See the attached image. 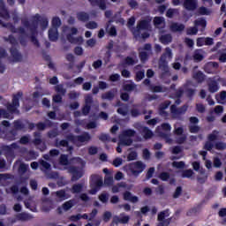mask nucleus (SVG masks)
Instances as JSON below:
<instances>
[{
	"mask_svg": "<svg viewBox=\"0 0 226 226\" xmlns=\"http://www.w3.org/2000/svg\"><path fill=\"white\" fill-rule=\"evenodd\" d=\"M165 22V18L163 17H154V26H162Z\"/></svg>",
	"mask_w": 226,
	"mask_h": 226,
	"instance_id": "obj_62",
	"label": "nucleus"
},
{
	"mask_svg": "<svg viewBox=\"0 0 226 226\" xmlns=\"http://www.w3.org/2000/svg\"><path fill=\"white\" fill-rule=\"evenodd\" d=\"M205 202H206V200H203L200 204L197 205V207H192L187 213V215L190 216V215H196V213H199V211H200V209L202 208V206L204 205Z\"/></svg>",
	"mask_w": 226,
	"mask_h": 226,
	"instance_id": "obj_33",
	"label": "nucleus"
},
{
	"mask_svg": "<svg viewBox=\"0 0 226 226\" xmlns=\"http://www.w3.org/2000/svg\"><path fill=\"white\" fill-rule=\"evenodd\" d=\"M24 96V93L18 92L16 94L12 95L11 102H7L5 107L7 109H0V117L3 119H13V114H20V110H19V107H20V98Z\"/></svg>",
	"mask_w": 226,
	"mask_h": 226,
	"instance_id": "obj_1",
	"label": "nucleus"
},
{
	"mask_svg": "<svg viewBox=\"0 0 226 226\" xmlns=\"http://www.w3.org/2000/svg\"><path fill=\"white\" fill-rule=\"evenodd\" d=\"M218 139V131H213L211 134L207 136L208 142H215Z\"/></svg>",
	"mask_w": 226,
	"mask_h": 226,
	"instance_id": "obj_51",
	"label": "nucleus"
},
{
	"mask_svg": "<svg viewBox=\"0 0 226 226\" xmlns=\"http://www.w3.org/2000/svg\"><path fill=\"white\" fill-rule=\"evenodd\" d=\"M128 222H130V216H128V215H124L123 217L115 215L113 217L112 223H115L116 225H119V223H122L124 225V224L128 223Z\"/></svg>",
	"mask_w": 226,
	"mask_h": 226,
	"instance_id": "obj_21",
	"label": "nucleus"
},
{
	"mask_svg": "<svg viewBox=\"0 0 226 226\" xmlns=\"http://www.w3.org/2000/svg\"><path fill=\"white\" fill-rule=\"evenodd\" d=\"M76 17L79 22H88L90 17L89 13L86 11H79L76 13Z\"/></svg>",
	"mask_w": 226,
	"mask_h": 226,
	"instance_id": "obj_28",
	"label": "nucleus"
},
{
	"mask_svg": "<svg viewBox=\"0 0 226 226\" xmlns=\"http://www.w3.org/2000/svg\"><path fill=\"white\" fill-rule=\"evenodd\" d=\"M49 41H57L59 40V32L57 28H49L48 32Z\"/></svg>",
	"mask_w": 226,
	"mask_h": 226,
	"instance_id": "obj_20",
	"label": "nucleus"
},
{
	"mask_svg": "<svg viewBox=\"0 0 226 226\" xmlns=\"http://www.w3.org/2000/svg\"><path fill=\"white\" fill-rule=\"evenodd\" d=\"M35 19H36L32 21L31 23L27 19L22 20V25L24 26V27H26V29H29L31 33L29 38L35 47L40 48V41H38V38H36V35L38 34V16H36Z\"/></svg>",
	"mask_w": 226,
	"mask_h": 226,
	"instance_id": "obj_4",
	"label": "nucleus"
},
{
	"mask_svg": "<svg viewBox=\"0 0 226 226\" xmlns=\"http://www.w3.org/2000/svg\"><path fill=\"white\" fill-rule=\"evenodd\" d=\"M183 6L188 11H195L197 6H199V3L197 0H184Z\"/></svg>",
	"mask_w": 226,
	"mask_h": 226,
	"instance_id": "obj_13",
	"label": "nucleus"
},
{
	"mask_svg": "<svg viewBox=\"0 0 226 226\" xmlns=\"http://www.w3.org/2000/svg\"><path fill=\"white\" fill-rule=\"evenodd\" d=\"M194 26L196 27H202V29H206V26H207V21H206L205 19H196L194 21Z\"/></svg>",
	"mask_w": 226,
	"mask_h": 226,
	"instance_id": "obj_37",
	"label": "nucleus"
},
{
	"mask_svg": "<svg viewBox=\"0 0 226 226\" xmlns=\"http://www.w3.org/2000/svg\"><path fill=\"white\" fill-rule=\"evenodd\" d=\"M99 140H101V142H110V135L106 133H101V135L99 136Z\"/></svg>",
	"mask_w": 226,
	"mask_h": 226,
	"instance_id": "obj_59",
	"label": "nucleus"
},
{
	"mask_svg": "<svg viewBox=\"0 0 226 226\" xmlns=\"http://www.w3.org/2000/svg\"><path fill=\"white\" fill-rule=\"evenodd\" d=\"M0 17L2 19H4L5 20H8V19H10V12L8 11V9H6V7H2L0 9Z\"/></svg>",
	"mask_w": 226,
	"mask_h": 226,
	"instance_id": "obj_41",
	"label": "nucleus"
},
{
	"mask_svg": "<svg viewBox=\"0 0 226 226\" xmlns=\"http://www.w3.org/2000/svg\"><path fill=\"white\" fill-rule=\"evenodd\" d=\"M91 6H98L100 10H107V3L105 0H88Z\"/></svg>",
	"mask_w": 226,
	"mask_h": 226,
	"instance_id": "obj_22",
	"label": "nucleus"
},
{
	"mask_svg": "<svg viewBox=\"0 0 226 226\" xmlns=\"http://www.w3.org/2000/svg\"><path fill=\"white\" fill-rule=\"evenodd\" d=\"M150 91L152 93H163V87L162 86H150Z\"/></svg>",
	"mask_w": 226,
	"mask_h": 226,
	"instance_id": "obj_57",
	"label": "nucleus"
},
{
	"mask_svg": "<svg viewBox=\"0 0 226 226\" xmlns=\"http://www.w3.org/2000/svg\"><path fill=\"white\" fill-rule=\"evenodd\" d=\"M196 89L193 88H185V93L187 98H193L195 96Z\"/></svg>",
	"mask_w": 226,
	"mask_h": 226,
	"instance_id": "obj_56",
	"label": "nucleus"
},
{
	"mask_svg": "<svg viewBox=\"0 0 226 226\" xmlns=\"http://www.w3.org/2000/svg\"><path fill=\"white\" fill-rule=\"evenodd\" d=\"M128 170L134 176V177H139L144 170H146V164L142 161H138L128 164Z\"/></svg>",
	"mask_w": 226,
	"mask_h": 226,
	"instance_id": "obj_6",
	"label": "nucleus"
},
{
	"mask_svg": "<svg viewBox=\"0 0 226 226\" xmlns=\"http://www.w3.org/2000/svg\"><path fill=\"white\" fill-rule=\"evenodd\" d=\"M199 15H211V11L207 7L201 6L198 10Z\"/></svg>",
	"mask_w": 226,
	"mask_h": 226,
	"instance_id": "obj_52",
	"label": "nucleus"
},
{
	"mask_svg": "<svg viewBox=\"0 0 226 226\" xmlns=\"http://www.w3.org/2000/svg\"><path fill=\"white\" fill-rule=\"evenodd\" d=\"M17 130L11 129L5 134V139H7L10 142L15 140L17 139Z\"/></svg>",
	"mask_w": 226,
	"mask_h": 226,
	"instance_id": "obj_31",
	"label": "nucleus"
},
{
	"mask_svg": "<svg viewBox=\"0 0 226 226\" xmlns=\"http://www.w3.org/2000/svg\"><path fill=\"white\" fill-rule=\"evenodd\" d=\"M124 200H128L129 202H132L133 204L139 202V197L132 195L130 191H125L123 194Z\"/></svg>",
	"mask_w": 226,
	"mask_h": 226,
	"instance_id": "obj_23",
	"label": "nucleus"
},
{
	"mask_svg": "<svg viewBox=\"0 0 226 226\" xmlns=\"http://www.w3.org/2000/svg\"><path fill=\"white\" fill-rule=\"evenodd\" d=\"M215 149L217 151H225L226 149V143L222 141H218L214 145Z\"/></svg>",
	"mask_w": 226,
	"mask_h": 226,
	"instance_id": "obj_44",
	"label": "nucleus"
},
{
	"mask_svg": "<svg viewBox=\"0 0 226 226\" xmlns=\"http://www.w3.org/2000/svg\"><path fill=\"white\" fill-rule=\"evenodd\" d=\"M209 93H216L220 87H218V81L215 78H209L207 80Z\"/></svg>",
	"mask_w": 226,
	"mask_h": 226,
	"instance_id": "obj_15",
	"label": "nucleus"
},
{
	"mask_svg": "<svg viewBox=\"0 0 226 226\" xmlns=\"http://www.w3.org/2000/svg\"><path fill=\"white\" fill-rule=\"evenodd\" d=\"M36 17H38V24H40L41 29H47L49 27V19L47 18H41L40 14H35L33 18L32 22L36 20Z\"/></svg>",
	"mask_w": 226,
	"mask_h": 226,
	"instance_id": "obj_16",
	"label": "nucleus"
},
{
	"mask_svg": "<svg viewBox=\"0 0 226 226\" xmlns=\"http://www.w3.org/2000/svg\"><path fill=\"white\" fill-rule=\"evenodd\" d=\"M192 79L198 82V84H202L206 80V75L201 71H198L192 74Z\"/></svg>",
	"mask_w": 226,
	"mask_h": 226,
	"instance_id": "obj_24",
	"label": "nucleus"
},
{
	"mask_svg": "<svg viewBox=\"0 0 226 226\" xmlns=\"http://www.w3.org/2000/svg\"><path fill=\"white\" fill-rule=\"evenodd\" d=\"M69 172L70 174H72L71 178L72 181H79V179L84 176L82 170H79L76 166H71L69 168Z\"/></svg>",
	"mask_w": 226,
	"mask_h": 226,
	"instance_id": "obj_12",
	"label": "nucleus"
},
{
	"mask_svg": "<svg viewBox=\"0 0 226 226\" xmlns=\"http://www.w3.org/2000/svg\"><path fill=\"white\" fill-rule=\"evenodd\" d=\"M7 56H8V53L6 52V49H0V73H4V72L6 71V66L3 64V62H1V60Z\"/></svg>",
	"mask_w": 226,
	"mask_h": 226,
	"instance_id": "obj_26",
	"label": "nucleus"
},
{
	"mask_svg": "<svg viewBox=\"0 0 226 226\" xmlns=\"http://www.w3.org/2000/svg\"><path fill=\"white\" fill-rule=\"evenodd\" d=\"M114 92L112 91H109L106 92L105 94H102V100H109V102H112V100H114Z\"/></svg>",
	"mask_w": 226,
	"mask_h": 226,
	"instance_id": "obj_43",
	"label": "nucleus"
},
{
	"mask_svg": "<svg viewBox=\"0 0 226 226\" xmlns=\"http://www.w3.org/2000/svg\"><path fill=\"white\" fill-rule=\"evenodd\" d=\"M149 26H151V18H147L146 19H142L139 21L137 25V32L144 31L146 29H149Z\"/></svg>",
	"mask_w": 226,
	"mask_h": 226,
	"instance_id": "obj_14",
	"label": "nucleus"
},
{
	"mask_svg": "<svg viewBox=\"0 0 226 226\" xmlns=\"http://www.w3.org/2000/svg\"><path fill=\"white\" fill-rule=\"evenodd\" d=\"M34 137H35V139L33 141L34 146H41V139H40V137H41V134L40 132H34Z\"/></svg>",
	"mask_w": 226,
	"mask_h": 226,
	"instance_id": "obj_55",
	"label": "nucleus"
},
{
	"mask_svg": "<svg viewBox=\"0 0 226 226\" xmlns=\"http://www.w3.org/2000/svg\"><path fill=\"white\" fill-rule=\"evenodd\" d=\"M112 22H114V20L109 19L106 23V25H105V31H106L107 34H109V36H110L111 38H116V36H117V28H116V26H114V25H112L110 26Z\"/></svg>",
	"mask_w": 226,
	"mask_h": 226,
	"instance_id": "obj_11",
	"label": "nucleus"
},
{
	"mask_svg": "<svg viewBox=\"0 0 226 226\" xmlns=\"http://www.w3.org/2000/svg\"><path fill=\"white\" fill-rule=\"evenodd\" d=\"M188 110V104H184L180 108H177L176 104L170 106V112L173 116H182L183 114H186Z\"/></svg>",
	"mask_w": 226,
	"mask_h": 226,
	"instance_id": "obj_10",
	"label": "nucleus"
},
{
	"mask_svg": "<svg viewBox=\"0 0 226 226\" xmlns=\"http://www.w3.org/2000/svg\"><path fill=\"white\" fill-rule=\"evenodd\" d=\"M14 124V130L19 131V130H24V128H26V126L24 125V124H22V122L20 120H15L13 122Z\"/></svg>",
	"mask_w": 226,
	"mask_h": 226,
	"instance_id": "obj_50",
	"label": "nucleus"
},
{
	"mask_svg": "<svg viewBox=\"0 0 226 226\" xmlns=\"http://www.w3.org/2000/svg\"><path fill=\"white\" fill-rule=\"evenodd\" d=\"M138 156H139V154H137V152L132 151V152L128 154V155H127V162H133V161H135V159Z\"/></svg>",
	"mask_w": 226,
	"mask_h": 226,
	"instance_id": "obj_64",
	"label": "nucleus"
},
{
	"mask_svg": "<svg viewBox=\"0 0 226 226\" xmlns=\"http://www.w3.org/2000/svg\"><path fill=\"white\" fill-rule=\"evenodd\" d=\"M159 179H161V181H168L170 179V173L169 172H161L159 174Z\"/></svg>",
	"mask_w": 226,
	"mask_h": 226,
	"instance_id": "obj_54",
	"label": "nucleus"
},
{
	"mask_svg": "<svg viewBox=\"0 0 226 226\" xmlns=\"http://www.w3.org/2000/svg\"><path fill=\"white\" fill-rule=\"evenodd\" d=\"M10 53L11 57L13 58L14 63H19V61L22 59V55L20 54V52H19V49H17V48H15L14 46H12L10 49Z\"/></svg>",
	"mask_w": 226,
	"mask_h": 226,
	"instance_id": "obj_18",
	"label": "nucleus"
},
{
	"mask_svg": "<svg viewBox=\"0 0 226 226\" xmlns=\"http://www.w3.org/2000/svg\"><path fill=\"white\" fill-rule=\"evenodd\" d=\"M143 132V137L144 139H153V131H151V129H149V127H143L142 130Z\"/></svg>",
	"mask_w": 226,
	"mask_h": 226,
	"instance_id": "obj_35",
	"label": "nucleus"
},
{
	"mask_svg": "<svg viewBox=\"0 0 226 226\" xmlns=\"http://www.w3.org/2000/svg\"><path fill=\"white\" fill-rule=\"evenodd\" d=\"M192 176H193V170H185L182 171V175L181 177H187V178H190L192 177Z\"/></svg>",
	"mask_w": 226,
	"mask_h": 226,
	"instance_id": "obj_58",
	"label": "nucleus"
},
{
	"mask_svg": "<svg viewBox=\"0 0 226 226\" xmlns=\"http://www.w3.org/2000/svg\"><path fill=\"white\" fill-rule=\"evenodd\" d=\"M218 66H220V64H218V62H208L205 64L204 70L206 73H213L215 70L218 69Z\"/></svg>",
	"mask_w": 226,
	"mask_h": 226,
	"instance_id": "obj_17",
	"label": "nucleus"
},
{
	"mask_svg": "<svg viewBox=\"0 0 226 226\" xmlns=\"http://www.w3.org/2000/svg\"><path fill=\"white\" fill-rule=\"evenodd\" d=\"M144 77H146V72L144 70L137 72L135 76L136 82H140Z\"/></svg>",
	"mask_w": 226,
	"mask_h": 226,
	"instance_id": "obj_47",
	"label": "nucleus"
},
{
	"mask_svg": "<svg viewBox=\"0 0 226 226\" xmlns=\"http://www.w3.org/2000/svg\"><path fill=\"white\" fill-rule=\"evenodd\" d=\"M137 63L138 61L132 56H127L124 60V64H127V66H133V64H137Z\"/></svg>",
	"mask_w": 226,
	"mask_h": 226,
	"instance_id": "obj_45",
	"label": "nucleus"
},
{
	"mask_svg": "<svg viewBox=\"0 0 226 226\" xmlns=\"http://www.w3.org/2000/svg\"><path fill=\"white\" fill-rule=\"evenodd\" d=\"M3 27H6V29H9L11 33H17V27L11 23H4Z\"/></svg>",
	"mask_w": 226,
	"mask_h": 226,
	"instance_id": "obj_53",
	"label": "nucleus"
},
{
	"mask_svg": "<svg viewBox=\"0 0 226 226\" xmlns=\"http://www.w3.org/2000/svg\"><path fill=\"white\" fill-rule=\"evenodd\" d=\"M193 61L195 63H200L204 61V50L202 49H195L192 55Z\"/></svg>",
	"mask_w": 226,
	"mask_h": 226,
	"instance_id": "obj_19",
	"label": "nucleus"
},
{
	"mask_svg": "<svg viewBox=\"0 0 226 226\" xmlns=\"http://www.w3.org/2000/svg\"><path fill=\"white\" fill-rule=\"evenodd\" d=\"M147 114V110L143 109L140 111L139 109H131V116L132 117H139V116L146 115Z\"/></svg>",
	"mask_w": 226,
	"mask_h": 226,
	"instance_id": "obj_32",
	"label": "nucleus"
},
{
	"mask_svg": "<svg viewBox=\"0 0 226 226\" xmlns=\"http://www.w3.org/2000/svg\"><path fill=\"white\" fill-rule=\"evenodd\" d=\"M60 165H70V161L68 160V154H61L59 157Z\"/></svg>",
	"mask_w": 226,
	"mask_h": 226,
	"instance_id": "obj_42",
	"label": "nucleus"
},
{
	"mask_svg": "<svg viewBox=\"0 0 226 226\" xmlns=\"http://www.w3.org/2000/svg\"><path fill=\"white\" fill-rule=\"evenodd\" d=\"M66 139H56L55 146L56 147H68V144L72 142L74 146L80 147V144H84V142H89L91 140V134L89 132H85L80 135H74L72 133L65 136Z\"/></svg>",
	"mask_w": 226,
	"mask_h": 226,
	"instance_id": "obj_2",
	"label": "nucleus"
},
{
	"mask_svg": "<svg viewBox=\"0 0 226 226\" xmlns=\"http://www.w3.org/2000/svg\"><path fill=\"white\" fill-rule=\"evenodd\" d=\"M168 59H172V49L169 47L165 49V52L161 56L159 59V68L162 70V73L160 74V79H165L167 75H170V71L169 70V63Z\"/></svg>",
	"mask_w": 226,
	"mask_h": 226,
	"instance_id": "obj_3",
	"label": "nucleus"
},
{
	"mask_svg": "<svg viewBox=\"0 0 226 226\" xmlns=\"http://www.w3.org/2000/svg\"><path fill=\"white\" fill-rule=\"evenodd\" d=\"M103 186V177L100 175H91L90 177V195H96Z\"/></svg>",
	"mask_w": 226,
	"mask_h": 226,
	"instance_id": "obj_5",
	"label": "nucleus"
},
{
	"mask_svg": "<svg viewBox=\"0 0 226 226\" xmlns=\"http://www.w3.org/2000/svg\"><path fill=\"white\" fill-rule=\"evenodd\" d=\"M73 206H75V203L73 202L72 200H70L64 202L62 205V207H63L64 211H70V209H72Z\"/></svg>",
	"mask_w": 226,
	"mask_h": 226,
	"instance_id": "obj_40",
	"label": "nucleus"
},
{
	"mask_svg": "<svg viewBox=\"0 0 226 226\" xmlns=\"http://www.w3.org/2000/svg\"><path fill=\"white\" fill-rule=\"evenodd\" d=\"M27 169H29V166L26 163H20L19 167L18 169L19 172L21 174H26L27 172Z\"/></svg>",
	"mask_w": 226,
	"mask_h": 226,
	"instance_id": "obj_61",
	"label": "nucleus"
},
{
	"mask_svg": "<svg viewBox=\"0 0 226 226\" xmlns=\"http://www.w3.org/2000/svg\"><path fill=\"white\" fill-rule=\"evenodd\" d=\"M84 190V184H74L71 189L72 193H80Z\"/></svg>",
	"mask_w": 226,
	"mask_h": 226,
	"instance_id": "obj_34",
	"label": "nucleus"
},
{
	"mask_svg": "<svg viewBox=\"0 0 226 226\" xmlns=\"http://www.w3.org/2000/svg\"><path fill=\"white\" fill-rule=\"evenodd\" d=\"M35 126L39 132H43V130H45V128H52V126H54V124L52 121H50L49 119H46L45 123L38 122L37 124H34V123L28 124L29 130H34Z\"/></svg>",
	"mask_w": 226,
	"mask_h": 226,
	"instance_id": "obj_8",
	"label": "nucleus"
},
{
	"mask_svg": "<svg viewBox=\"0 0 226 226\" xmlns=\"http://www.w3.org/2000/svg\"><path fill=\"white\" fill-rule=\"evenodd\" d=\"M99 200H101L102 204H107V202H109V193H101L99 196Z\"/></svg>",
	"mask_w": 226,
	"mask_h": 226,
	"instance_id": "obj_60",
	"label": "nucleus"
},
{
	"mask_svg": "<svg viewBox=\"0 0 226 226\" xmlns=\"http://www.w3.org/2000/svg\"><path fill=\"white\" fill-rule=\"evenodd\" d=\"M33 218H34V216H33V215L26 213V212H22V213H19L15 215V218H12L11 220V223H17V222H29L31 220H33Z\"/></svg>",
	"mask_w": 226,
	"mask_h": 226,
	"instance_id": "obj_9",
	"label": "nucleus"
},
{
	"mask_svg": "<svg viewBox=\"0 0 226 226\" xmlns=\"http://www.w3.org/2000/svg\"><path fill=\"white\" fill-rule=\"evenodd\" d=\"M51 25L53 29H59L61 27V19L59 17H54L51 21Z\"/></svg>",
	"mask_w": 226,
	"mask_h": 226,
	"instance_id": "obj_39",
	"label": "nucleus"
},
{
	"mask_svg": "<svg viewBox=\"0 0 226 226\" xmlns=\"http://www.w3.org/2000/svg\"><path fill=\"white\" fill-rule=\"evenodd\" d=\"M159 41L162 43V45H169L170 43H172V34H165L159 37Z\"/></svg>",
	"mask_w": 226,
	"mask_h": 226,
	"instance_id": "obj_25",
	"label": "nucleus"
},
{
	"mask_svg": "<svg viewBox=\"0 0 226 226\" xmlns=\"http://www.w3.org/2000/svg\"><path fill=\"white\" fill-rule=\"evenodd\" d=\"M137 88V85H135V83H131V84H125L123 86V89L124 91H134V89Z\"/></svg>",
	"mask_w": 226,
	"mask_h": 226,
	"instance_id": "obj_49",
	"label": "nucleus"
},
{
	"mask_svg": "<svg viewBox=\"0 0 226 226\" xmlns=\"http://www.w3.org/2000/svg\"><path fill=\"white\" fill-rule=\"evenodd\" d=\"M119 188H126V183L125 182H120L117 184V185L112 186V193H119Z\"/></svg>",
	"mask_w": 226,
	"mask_h": 226,
	"instance_id": "obj_38",
	"label": "nucleus"
},
{
	"mask_svg": "<svg viewBox=\"0 0 226 226\" xmlns=\"http://www.w3.org/2000/svg\"><path fill=\"white\" fill-rule=\"evenodd\" d=\"M119 141L118 144L122 146H132L133 144V139L132 138L121 137L118 136Z\"/></svg>",
	"mask_w": 226,
	"mask_h": 226,
	"instance_id": "obj_30",
	"label": "nucleus"
},
{
	"mask_svg": "<svg viewBox=\"0 0 226 226\" xmlns=\"http://www.w3.org/2000/svg\"><path fill=\"white\" fill-rule=\"evenodd\" d=\"M137 132H135V130L133 129H127L122 132V133L120 134L121 137H126V138H130V137H135V134Z\"/></svg>",
	"mask_w": 226,
	"mask_h": 226,
	"instance_id": "obj_36",
	"label": "nucleus"
},
{
	"mask_svg": "<svg viewBox=\"0 0 226 226\" xmlns=\"http://www.w3.org/2000/svg\"><path fill=\"white\" fill-rule=\"evenodd\" d=\"M170 216V214L169 213V209H166L164 211H162L157 215L158 223L156 226H169L170 225V222H172V218L167 217Z\"/></svg>",
	"mask_w": 226,
	"mask_h": 226,
	"instance_id": "obj_7",
	"label": "nucleus"
},
{
	"mask_svg": "<svg viewBox=\"0 0 226 226\" xmlns=\"http://www.w3.org/2000/svg\"><path fill=\"white\" fill-rule=\"evenodd\" d=\"M139 56L141 63H146L149 59V54L146 51H139Z\"/></svg>",
	"mask_w": 226,
	"mask_h": 226,
	"instance_id": "obj_48",
	"label": "nucleus"
},
{
	"mask_svg": "<svg viewBox=\"0 0 226 226\" xmlns=\"http://www.w3.org/2000/svg\"><path fill=\"white\" fill-rule=\"evenodd\" d=\"M104 185H106V186H112V185H114V177L106 175L104 177Z\"/></svg>",
	"mask_w": 226,
	"mask_h": 226,
	"instance_id": "obj_46",
	"label": "nucleus"
},
{
	"mask_svg": "<svg viewBox=\"0 0 226 226\" xmlns=\"http://www.w3.org/2000/svg\"><path fill=\"white\" fill-rule=\"evenodd\" d=\"M66 38L69 43L80 44L84 41V39L82 38V36L73 37L72 34H67Z\"/></svg>",
	"mask_w": 226,
	"mask_h": 226,
	"instance_id": "obj_29",
	"label": "nucleus"
},
{
	"mask_svg": "<svg viewBox=\"0 0 226 226\" xmlns=\"http://www.w3.org/2000/svg\"><path fill=\"white\" fill-rule=\"evenodd\" d=\"M4 41H9L11 45H17V39L11 34H10L8 37H4Z\"/></svg>",
	"mask_w": 226,
	"mask_h": 226,
	"instance_id": "obj_63",
	"label": "nucleus"
},
{
	"mask_svg": "<svg viewBox=\"0 0 226 226\" xmlns=\"http://www.w3.org/2000/svg\"><path fill=\"white\" fill-rule=\"evenodd\" d=\"M170 29L172 31V33H181L185 31V25L179 23H172L170 26Z\"/></svg>",
	"mask_w": 226,
	"mask_h": 226,
	"instance_id": "obj_27",
	"label": "nucleus"
}]
</instances>
